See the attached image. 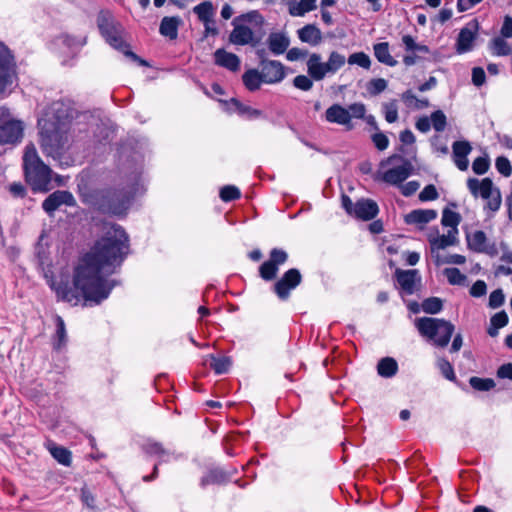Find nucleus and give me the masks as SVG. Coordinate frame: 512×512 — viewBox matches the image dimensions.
I'll use <instances>...</instances> for the list:
<instances>
[{
  "label": "nucleus",
  "instance_id": "obj_1",
  "mask_svg": "<svg viewBox=\"0 0 512 512\" xmlns=\"http://www.w3.org/2000/svg\"><path fill=\"white\" fill-rule=\"evenodd\" d=\"M128 253V236L118 225L110 226L91 250L81 257L73 271V287L53 284L57 297L77 305L85 302L100 304L108 298L117 282L109 276L120 266Z\"/></svg>",
  "mask_w": 512,
  "mask_h": 512
},
{
  "label": "nucleus",
  "instance_id": "obj_56",
  "mask_svg": "<svg viewBox=\"0 0 512 512\" xmlns=\"http://www.w3.org/2000/svg\"><path fill=\"white\" fill-rule=\"evenodd\" d=\"M437 366L445 378L449 380H453L455 378L454 369L448 360L444 358L439 359Z\"/></svg>",
  "mask_w": 512,
  "mask_h": 512
},
{
  "label": "nucleus",
  "instance_id": "obj_48",
  "mask_svg": "<svg viewBox=\"0 0 512 512\" xmlns=\"http://www.w3.org/2000/svg\"><path fill=\"white\" fill-rule=\"evenodd\" d=\"M240 196H241L240 190L236 186H233V185L224 186L220 190V198L224 202L236 200V199L240 198Z\"/></svg>",
  "mask_w": 512,
  "mask_h": 512
},
{
  "label": "nucleus",
  "instance_id": "obj_55",
  "mask_svg": "<svg viewBox=\"0 0 512 512\" xmlns=\"http://www.w3.org/2000/svg\"><path fill=\"white\" fill-rule=\"evenodd\" d=\"M313 79L311 77H308L306 75H298L294 78L293 84L296 88L303 90V91H309L313 86Z\"/></svg>",
  "mask_w": 512,
  "mask_h": 512
},
{
  "label": "nucleus",
  "instance_id": "obj_17",
  "mask_svg": "<svg viewBox=\"0 0 512 512\" xmlns=\"http://www.w3.org/2000/svg\"><path fill=\"white\" fill-rule=\"evenodd\" d=\"M144 451L149 456L157 457L158 464L178 460L181 457L180 453L173 449L163 447V445L159 442H148L144 446Z\"/></svg>",
  "mask_w": 512,
  "mask_h": 512
},
{
  "label": "nucleus",
  "instance_id": "obj_28",
  "mask_svg": "<svg viewBox=\"0 0 512 512\" xmlns=\"http://www.w3.org/2000/svg\"><path fill=\"white\" fill-rule=\"evenodd\" d=\"M437 217V212L433 209H416L405 216L407 224L424 225Z\"/></svg>",
  "mask_w": 512,
  "mask_h": 512
},
{
  "label": "nucleus",
  "instance_id": "obj_30",
  "mask_svg": "<svg viewBox=\"0 0 512 512\" xmlns=\"http://www.w3.org/2000/svg\"><path fill=\"white\" fill-rule=\"evenodd\" d=\"M374 55L377 60L388 66H395L397 61L391 56L389 52V44L387 42H381L374 45Z\"/></svg>",
  "mask_w": 512,
  "mask_h": 512
},
{
  "label": "nucleus",
  "instance_id": "obj_13",
  "mask_svg": "<svg viewBox=\"0 0 512 512\" xmlns=\"http://www.w3.org/2000/svg\"><path fill=\"white\" fill-rule=\"evenodd\" d=\"M467 245L469 249L477 253H485L489 256H496L498 249L495 243L489 244L487 242L486 234L477 230L466 235Z\"/></svg>",
  "mask_w": 512,
  "mask_h": 512
},
{
  "label": "nucleus",
  "instance_id": "obj_52",
  "mask_svg": "<svg viewBox=\"0 0 512 512\" xmlns=\"http://www.w3.org/2000/svg\"><path fill=\"white\" fill-rule=\"evenodd\" d=\"M435 262L437 265H441V264L462 265L466 262V258H465V256L460 255V254H452V255L446 256L444 258L440 257L439 254H436Z\"/></svg>",
  "mask_w": 512,
  "mask_h": 512
},
{
  "label": "nucleus",
  "instance_id": "obj_64",
  "mask_svg": "<svg viewBox=\"0 0 512 512\" xmlns=\"http://www.w3.org/2000/svg\"><path fill=\"white\" fill-rule=\"evenodd\" d=\"M501 36L503 38H511L512 37V17L505 16L504 21L501 27Z\"/></svg>",
  "mask_w": 512,
  "mask_h": 512
},
{
  "label": "nucleus",
  "instance_id": "obj_39",
  "mask_svg": "<svg viewBox=\"0 0 512 512\" xmlns=\"http://www.w3.org/2000/svg\"><path fill=\"white\" fill-rule=\"evenodd\" d=\"M443 274L451 285H464L467 279L466 275L457 268H446L443 270Z\"/></svg>",
  "mask_w": 512,
  "mask_h": 512
},
{
  "label": "nucleus",
  "instance_id": "obj_54",
  "mask_svg": "<svg viewBox=\"0 0 512 512\" xmlns=\"http://www.w3.org/2000/svg\"><path fill=\"white\" fill-rule=\"evenodd\" d=\"M385 120L388 123H394L398 119V107L396 101H391L383 105Z\"/></svg>",
  "mask_w": 512,
  "mask_h": 512
},
{
  "label": "nucleus",
  "instance_id": "obj_7",
  "mask_svg": "<svg viewBox=\"0 0 512 512\" xmlns=\"http://www.w3.org/2000/svg\"><path fill=\"white\" fill-rule=\"evenodd\" d=\"M132 199L130 190H108L98 194L96 205L102 213L121 216L129 209Z\"/></svg>",
  "mask_w": 512,
  "mask_h": 512
},
{
  "label": "nucleus",
  "instance_id": "obj_43",
  "mask_svg": "<svg viewBox=\"0 0 512 512\" xmlns=\"http://www.w3.org/2000/svg\"><path fill=\"white\" fill-rule=\"evenodd\" d=\"M469 383L472 388L478 391H489L495 387V382L490 378L471 377Z\"/></svg>",
  "mask_w": 512,
  "mask_h": 512
},
{
  "label": "nucleus",
  "instance_id": "obj_16",
  "mask_svg": "<svg viewBox=\"0 0 512 512\" xmlns=\"http://www.w3.org/2000/svg\"><path fill=\"white\" fill-rule=\"evenodd\" d=\"M260 68L263 83L276 84L285 78L284 65L280 61L263 62Z\"/></svg>",
  "mask_w": 512,
  "mask_h": 512
},
{
  "label": "nucleus",
  "instance_id": "obj_20",
  "mask_svg": "<svg viewBox=\"0 0 512 512\" xmlns=\"http://www.w3.org/2000/svg\"><path fill=\"white\" fill-rule=\"evenodd\" d=\"M14 78L12 57L6 53H0V94L12 85Z\"/></svg>",
  "mask_w": 512,
  "mask_h": 512
},
{
  "label": "nucleus",
  "instance_id": "obj_60",
  "mask_svg": "<svg viewBox=\"0 0 512 512\" xmlns=\"http://www.w3.org/2000/svg\"><path fill=\"white\" fill-rule=\"evenodd\" d=\"M372 142L378 150H385L389 145V140L382 132H377L372 135Z\"/></svg>",
  "mask_w": 512,
  "mask_h": 512
},
{
  "label": "nucleus",
  "instance_id": "obj_45",
  "mask_svg": "<svg viewBox=\"0 0 512 512\" xmlns=\"http://www.w3.org/2000/svg\"><path fill=\"white\" fill-rule=\"evenodd\" d=\"M347 61L350 65H358L364 69H369L371 65L370 57L364 52H356L351 54Z\"/></svg>",
  "mask_w": 512,
  "mask_h": 512
},
{
  "label": "nucleus",
  "instance_id": "obj_42",
  "mask_svg": "<svg viewBox=\"0 0 512 512\" xmlns=\"http://www.w3.org/2000/svg\"><path fill=\"white\" fill-rule=\"evenodd\" d=\"M231 103L235 106L239 114L246 116L248 119L258 118L262 115L260 110L246 106L240 103L237 99H232Z\"/></svg>",
  "mask_w": 512,
  "mask_h": 512
},
{
  "label": "nucleus",
  "instance_id": "obj_40",
  "mask_svg": "<svg viewBox=\"0 0 512 512\" xmlns=\"http://www.w3.org/2000/svg\"><path fill=\"white\" fill-rule=\"evenodd\" d=\"M441 223L443 226L450 227V230H458L457 226L460 223V215L450 209H444Z\"/></svg>",
  "mask_w": 512,
  "mask_h": 512
},
{
  "label": "nucleus",
  "instance_id": "obj_18",
  "mask_svg": "<svg viewBox=\"0 0 512 512\" xmlns=\"http://www.w3.org/2000/svg\"><path fill=\"white\" fill-rule=\"evenodd\" d=\"M413 171V166L409 161H404L400 166L385 171L382 180L391 185H401Z\"/></svg>",
  "mask_w": 512,
  "mask_h": 512
},
{
  "label": "nucleus",
  "instance_id": "obj_4",
  "mask_svg": "<svg viewBox=\"0 0 512 512\" xmlns=\"http://www.w3.org/2000/svg\"><path fill=\"white\" fill-rule=\"evenodd\" d=\"M26 181L34 191H47L52 170L39 157L33 144L26 146L23 156Z\"/></svg>",
  "mask_w": 512,
  "mask_h": 512
},
{
  "label": "nucleus",
  "instance_id": "obj_6",
  "mask_svg": "<svg viewBox=\"0 0 512 512\" xmlns=\"http://www.w3.org/2000/svg\"><path fill=\"white\" fill-rule=\"evenodd\" d=\"M415 326L421 336L432 341L438 347H446L455 330L454 325L444 319L421 317L415 320Z\"/></svg>",
  "mask_w": 512,
  "mask_h": 512
},
{
  "label": "nucleus",
  "instance_id": "obj_50",
  "mask_svg": "<svg viewBox=\"0 0 512 512\" xmlns=\"http://www.w3.org/2000/svg\"><path fill=\"white\" fill-rule=\"evenodd\" d=\"M331 74L336 73L346 62L345 56L333 51L328 58Z\"/></svg>",
  "mask_w": 512,
  "mask_h": 512
},
{
  "label": "nucleus",
  "instance_id": "obj_59",
  "mask_svg": "<svg viewBox=\"0 0 512 512\" xmlns=\"http://www.w3.org/2000/svg\"><path fill=\"white\" fill-rule=\"evenodd\" d=\"M505 300L504 293L501 289L494 290L489 296V306L493 309L503 305Z\"/></svg>",
  "mask_w": 512,
  "mask_h": 512
},
{
  "label": "nucleus",
  "instance_id": "obj_27",
  "mask_svg": "<svg viewBox=\"0 0 512 512\" xmlns=\"http://www.w3.org/2000/svg\"><path fill=\"white\" fill-rule=\"evenodd\" d=\"M299 39L311 46H316L322 41L321 30L313 24H307L297 31Z\"/></svg>",
  "mask_w": 512,
  "mask_h": 512
},
{
  "label": "nucleus",
  "instance_id": "obj_46",
  "mask_svg": "<svg viewBox=\"0 0 512 512\" xmlns=\"http://www.w3.org/2000/svg\"><path fill=\"white\" fill-rule=\"evenodd\" d=\"M210 365L217 374H223L229 370L231 366V360L228 357L216 358L214 356H211Z\"/></svg>",
  "mask_w": 512,
  "mask_h": 512
},
{
  "label": "nucleus",
  "instance_id": "obj_31",
  "mask_svg": "<svg viewBox=\"0 0 512 512\" xmlns=\"http://www.w3.org/2000/svg\"><path fill=\"white\" fill-rule=\"evenodd\" d=\"M242 80L245 87L249 91H256L260 88L261 83H263V78L260 70L257 69H249L242 75Z\"/></svg>",
  "mask_w": 512,
  "mask_h": 512
},
{
  "label": "nucleus",
  "instance_id": "obj_57",
  "mask_svg": "<svg viewBox=\"0 0 512 512\" xmlns=\"http://www.w3.org/2000/svg\"><path fill=\"white\" fill-rule=\"evenodd\" d=\"M439 197L437 189L434 185L430 184L424 187V189L419 194V199L421 201H432L436 200Z\"/></svg>",
  "mask_w": 512,
  "mask_h": 512
},
{
  "label": "nucleus",
  "instance_id": "obj_62",
  "mask_svg": "<svg viewBox=\"0 0 512 512\" xmlns=\"http://www.w3.org/2000/svg\"><path fill=\"white\" fill-rule=\"evenodd\" d=\"M308 55V51L305 49L293 47L287 52V60L289 61H297L300 59H304Z\"/></svg>",
  "mask_w": 512,
  "mask_h": 512
},
{
  "label": "nucleus",
  "instance_id": "obj_11",
  "mask_svg": "<svg viewBox=\"0 0 512 512\" xmlns=\"http://www.w3.org/2000/svg\"><path fill=\"white\" fill-rule=\"evenodd\" d=\"M302 281V275L296 268L287 270L282 277L274 284V292L281 300H287L290 292Z\"/></svg>",
  "mask_w": 512,
  "mask_h": 512
},
{
  "label": "nucleus",
  "instance_id": "obj_14",
  "mask_svg": "<svg viewBox=\"0 0 512 512\" xmlns=\"http://www.w3.org/2000/svg\"><path fill=\"white\" fill-rule=\"evenodd\" d=\"M62 205H75V199L69 191L57 190L53 192L43 201L42 208L47 214L52 215Z\"/></svg>",
  "mask_w": 512,
  "mask_h": 512
},
{
  "label": "nucleus",
  "instance_id": "obj_21",
  "mask_svg": "<svg viewBox=\"0 0 512 512\" xmlns=\"http://www.w3.org/2000/svg\"><path fill=\"white\" fill-rule=\"evenodd\" d=\"M472 151V146L468 141H455L452 145V157L456 167L461 171H466L469 166L468 155Z\"/></svg>",
  "mask_w": 512,
  "mask_h": 512
},
{
  "label": "nucleus",
  "instance_id": "obj_61",
  "mask_svg": "<svg viewBox=\"0 0 512 512\" xmlns=\"http://www.w3.org/2000/svg\"><path fill=\"white\" fill-rule=\"evenodd\" d=\"M490 323L492 326H496V328H502L508 323V316L506 312L501 311L493 315L490 319Z\"/></svg>",
  "mask_w": 512,
  "mask_h": 512
},
{
  "label": "nucleus",
  "instance_id": "obj_19",
  "mask_svg": "<svg viewBox=\"0 0 512 512\" xmlns=\"http://www.w3.org/2000/svg\"><path fill=\"white\" fill-rule=\"evenodd\" d=\"M458 230H449L447 234L438 235V233H429L428 241L431 247V253L435 257L439 250L455 245L457 242Z\"/></svg>",
  "mask_w": 512,
  "mask_h": 512
},
{
  "label": "nucleus",
  "instance_id": "obj_15",
  "mask_svg": "<svg viewBox=\"0 0 512 512\" xmlns=\"http://www.w3.org/2000/svg\"><path fill=\"white\" fill-rule=\"evenodd\" d=\"M479 30V24L476 20L467 23L459 32L456 49L458 53H465L473 48V42L476 39Z\"/></svg>",
  "mask_w": 512,
  "mask_h": 512
},
{
  "label": "nucleus",
  "instance_id": "obj_37",
  "mask_svg": "<svg viewBox=\"0 0 512 512\" xmlns=\"http://www.w3.org/2000/svg\"><path fill=\"white\" fill-rule=\"evenodd\" d=\"M315 8L316 0H300L296 6L289 9V12L292 16H304Z\"/></svg>",
  "mask_w": 512,
  "mask_h": 512
},
{
  "label": "nucleus",
  "instance_id": "obj_3",
  "mask_svg": "<svg viewBox=\"0 0 512 512\" xmlns=\"http://www.w3.org/2000/svg\"><path fill=\"white\" fill-rule=\"evenodd\" d=\"M97 26L106 42L113 48L123 52L132 60L142 66H147V62L139 58L135 53L128 50V45L123 39L124 28L115 20L113 14L108 10H101L97 15Z\"/></svg>",
  "mask_w": 512,
  "mask_h": 512
},
{
  "label": "nucleus",
  "instance_id": "obj_2",
  "mask_svg": "<svg viewBox=\"0 0 512 512\" xmlns=\"http://www.w3.org/2000/svg\"><path fill=\"white\" fill-rule=\"evenodd\" d=\"M52 110L54 113L41 118L38 125L43 153L56 159L68 148L70 121L68 115L62 113L59 103H55Z\"/></svg>",
  "mask_w": 512,
  "mask_h": 512
},
{
  "label": "nucleus",
  "instance_id": "obj_10",
  "mask_svg": "<svg viewBox=\"0 0 512 512\" xmlns=\"http://www.w3.org/2000/svg\"><path fill=\"white\" fill-rule=\"evenodd\" d=\"M288 260V253L281 248H273L269 253V259L259 267V275L265 281L274 280L278 274L279 266Z\"/></svg>",
  "mask_w": 512,
  "mask_h": 512
},
{
  "label": "nucleus",
  "instance_id": "obj_24",
  "mask_svg": "<svg viewBox=\"0 0 512 512\" xmlns=\"http://www.w3.org/2000/svg\"><path fill=\"white\" fill-rule=\"evenodd\" d=\"M215 64L224 67L232 72H237L240 69V58L223 48H219L214 52Z\"/></svg>",
  "mask_w": 512,
  "mask_h": 512
},
{
  "label": "nucleus",
  "instance_id": "obj_41",
  "mask_svg": "<svg viewBox=\"0 0 512 512\" xmlns=\"http://www.w3.org/2000/svg\"><path fill=\"white\" fill-rule=\"evenodd\" d=\"M429 119L431 126L434 128L435 131L442 132L445 130L447 125V118L442 110L434 111Z\"/></svg>",
  "mask_w": 512,
  "mask_h": 512
},
{
  "label": "nucleus",
  "instance_id": "obj_51",
  "mask_svg": "<svg viewBox=\"0 0 512 512\" xmlns=\"http://www.w3.org/2000/svg\"><path fill=\"white\" fill-rule=\"evenodd\" d=\"M497 171L504 177H509L512 173V166L509 159L505 156H499L495 160Z\"/></svg>",
  "mask_w": 512,
  "mask_h": 512
},
{
  "label": "nucleus",
  "instance_id": "obj_8",
  "mask_svg": "<svg viewBox=\"0 0 512 512\" xmlns=\"http://www.w3.org/2000/svg\"><path fill=\"white\" fill-rule=\"evenodd\" d=\"M467 187L474 197H482L487 200L486 207L491 212H496L500 209L502 203L501 192L499 188L495 187L490 178L478 180L477 178H469L467 180Z\"/></svg>",
  "mask_w": 512,
  "mask_h": 512
},
{
  "label": "nucleus",
  "instance_id": "obj_34",
  "mask_svg": "<svg viewBox=\"0 0 512 512\" xmlns=\"http://www.w3.org/2000/svg\"><path fill=\"white\" fill-rule=\"evenodd\" d=\"M48 450L60 464L64 466H70L71 464V452L62 446H57L56 444H49Z\"/></svg>",
  "mask_w": 512,
  "mask_h": 512
},
{
  "label": "nucleus",
  "instance_id": "obj_29",
  "mask_svg": "<svg viewBox=\"0 0 512 512\" xmlns=\"http://www.w3.org/2000/svg\"><path fill=\"white\" fill-rule=\"evenodd\" d=\"M181 23L182 20L177 16L164 17L161 20L159 32L161 35L168 37L171 40L176 39L178 36V28Z\"/></svg>",
  "mask_w": 512,
  "mask_h": 512
},
{
  "label": "nucleus",
  "instance_id": "obj_35",
  "mask_svg": "<svg viewBox=\"0 0 512 512\" xmlns=\"http://www.w3.org/2000/svg\"><path fill=\"white\" fill-rule=\"evenodd\" d=\"M228 479L226 473L219 468L210 470L205 476L201 479V486L205 487L209 484H220L225 482Z\"/></svg>",
  "mask_w": 512,
  "mask_h": 512
},
{
  "label": "nucleus",
  "instance_id": "obj_38",
  "mask_svg": "<svg viewBox=\"0 0 512 512\" xmlns=\"http://www.w3.org/2000/svg\"><path fill=\"white\" fill-rule=\"evenodd\" d=\"M54 348L59 350L61 349L67 341L66 329L64 321L61 317H56V335H55Z\"/></svg>",
  "mask_w": 512,
  "mask_h": 512
},
{
  "label": "nucleus",
  "instance_id": "obj_32",
  "mask_svg": "<svg viewBox=\"0 0 512 512\" xmlns=\"http://www.w3.org/2000/svg\"><path fill=\"white\" fill-rule=\"evenodd\" d=\"M398 371V364L394 358H382L377 364V372L381 377H393Z\"/></svg>",
  "mask_w": 512,
  "mask_h": 512
},
{
  "label": "nucleus",
  "instance_id": "obj_23",
  "mask_svg": "<svg viewBox=\"0 0 512 512\" xmlns=\"http://www.w3.org/2000/svg\"><path fill=\"white\" fill-rule=\"evenodd\" d=\"M379 212L378 205L371 199H360L355 203L353 217L368 221L374 219Z\"/></svg>",
  "mask_w": 512,
  "mask_h": 512
},
{
  "label": "nucleus",
  "instance_id": "obj_22",
  "mask_svg": "<svg viewBox=\"0 0 512 512\" xmlns=\"http://www.w3.org/2000/svg\"><path fill=\"white\" fill-rule=\"evenodd\" d=\"M307 71L309 76L315 81H320L327 74H331L329 62H322L321 56L317 53L310 55L307 61Z\"/></svg>",
  "mask_w": 512,
  "mask_h": 512
},
{
  "label": "nucleus",
  "instance_id": "obj_5",
  "mask_svg": "<svg viewBox=\"0 0 512 512\" xmlns=\"http://www.w3.org/2000/svg\"><path fill=\"white\" fill-rule=\"evenodd\" d=\"M248 23H253L256 26L261 27L264 24V17L257 10H252L235 17L231 23L233 29L229 34V42L231 44L238 46L250 45L255 47L260 43L261 36L256 35L247 25Z\"/></svg>",
  "mask_w": 512,
  "mask_h": 512
},
{
  "label": "nucleus",
  "instance_id": "obj_25",
  "mask_svg": "<svg viewBox=\"0 0 512 512\" xmlns=\"http://www.w3.org/2000/svg\"><path fill=\"white\" fill-rule=\"evenodd\" d=\"M325 119L329 123L345 126L347 130L353 129V124H349L346 108L340 104L330 106L325 112Z\"/></svg>",
  "mask_w": 512,
  "mask_h": 512
},
{
  "label": "nucleus",
  "instance_id": "obj_63",
  "mask_svg": "<svg viewBox=\"0 0 512 512\" xmlns=\"http://www.w3.org/2000/svg\"><path fill=\"white\" fill-rule=\"evenodd\" d=\"M487 286L482 280H477L470 289V294L473 297H481L486 294Z\"/></svg>",
  "mask_w": 512,
  "mask_h": 512
},
{
  "label": "nucleus",
  "instance_id": "obj_44",
  "mask_svg": "<svg viewBox=\"0 0 512 512\" xmlns=\"http://www.w3.org/2000/svg\"><path fill=\"white\" fill-rule=\"evenodd\" d=\"M442 307V301L437 297H430L422 302V310L425 313L436 314L442 310Z\"/></svg>",
  "mask_w": 512,
  "mask_h": 512
},
{
  "label": "nucleus",
  "instance_id": "obj_53",
  "mask_svg": "<svg viewBox=\"0 0 512 512\" xmlns=\"http://www.w3.org/2000/svg\"><path fill=\"white\" fill-rule=\"evenodd\" d=\"M490 166L488 156L477 157L472 163V170L477 175L485 174Z\"/></svg>",
  "mask_w": 512,
  "mask_h": 512
},
{
  "label": "nucleus",
  "instance_id": "obj_58",
  "mask_svg": "<svg viewBox=\"0 0 512 512\" xmlns=\"http://www.w3.org/2000/svg\"><path fill=\"white\" fill-rule=\"evenodd\" d=\"M387 88V81L383 78L372 79L369 82V91L371 94H379Z\"/></svg>",
  "mask_w": 512,
  "mask_h": 512
},
{
  "label": "nucleus",
  "instance_id": "obj_47",
  "mask_svg": "<svg viewBox=\"0 0 512 512\" xmlns=\"http://www.w3.org/2000/svg\"><path fill=\"white\" fill-rule=\"evenodd\" d=\"M349 117V124H352L353 118L363 119L366 113V107L363 103H353L346 108Z\"/></svg>",
  "mask_w": 512,
  "mask_h": 512
},
{
  "label": "nucleus",
  "instance_id": "obj_33",
  "mask_svg": "<svg viewBox=\"0 0 512 512\" xmlns=\"http://www.w3.org/2000/svg\"><path fill=\"white\" fill-rule=\"evenodd\" d=\"M193 12L197 15L199 21L202 23L214 18L215 8L211 1H204L196 5L193 8Z\"/></svg>",
  "mask_w": 512,
  "mask_h": 512
},
{
  "label": "nucleus",
  "instance_id": "obj_36",
  "mask_svg": "<svg viewBox=\"0 0 512 512\" xmlns=\"http://www.w3.org/2000/svg\"><path fill=\"white\" fill-rule=\"evenodd\" d=\"M491 51L496 56H508L512 53V48L503 37H496L491 41Z\"/></svg>",
  "mask_w": 512,
  "mask_h": 512
},
{
  "label": "nucleus",
  "instance_id": "obj_26",
  "mask_svg": "<svg viewBox=\"0 0 512 512\" xmlns=\"http://www.w3.org/2000/svg\"><path fill=\"white\" fill-rule=\"evenodd\" d=\"M269 50L275 55L283 54L290 44L289 37L281 32L270 33L267 39Z\"/></svg>",
  "mask_w": 512,
  "mask_h": 512
},
{
  "label": "nucleus",
  "instance_id": "obj_12",
  "mask_svg": "<svg viewBox=\"0 0 512 512\" xmlns=\"http://www.w3.org/2000/svg\"><path fill=\"white\" fill-rule=\"evenodd\" d=\"M395 278L400 291L406 295H412L417 292L421 285V275L417 269L395 270Z\"/></svg>",
  "mask_w": 512,
  "mask_h": 512
},
{
  "label": "nucleus",
  "instance_id": "obj_9",
  "mask_svg": "<svg viewBox=\"0 0 512 512\" xmlns=\"http://www.w3.org/2000/svg\"><path fill=\"white\" fill-rule=\"evenodd\" d=\"M3 119L0 120V144H16L21 141L24 133V123L21 120L9 118V110L0 108Z\"/></svg>",
  "mask_w": 512,
  "mask_h": 512
},
{
  "label": "nucleus",
  "instance_id": "obj_49",
  "mask_svg": "<svg viewBox=\"0 0 512 512\" xmlns=\"http://www.w3.org/2000/svg\"><path fill=\"white\" fill-rule=\"evenodd\" d=\"M402 43L405 46L406 51L410 52H423L427 53L428 48L425 45L417 44L414 38L410 35H404L402 37Z\"/></svg>",
  "mask_w": 512,
  "mask_h": 512
}]
</instances>
